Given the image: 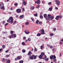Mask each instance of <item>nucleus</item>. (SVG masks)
Returning a JSON list of instances; mask_svg holds the SVG:
<instances>
[{
	"mask_svg": "<svg viewBox=\"0 0 63 63\" xmlns=\"http://www.w3.org/2000/svg\"><path fill=\"white\" fill-rule=\"evenodd\" d=\"M13 21H14V19H13V18L12 17H10L9 18V19L7 20L8 22H10L11 24L13 23Z\"/></svg>",
	"mask_w": 63,
	"mask_h": 63,
	"instance_id": "obj_1",
	"label": "nucleus"
},
{
	"mask_svg": "<svg viewBox=\"0 0 63 63\" xmlns=\"http://www.w3.org/2000/svg\"><path fill=\"white\" fill-rule=\"evenodd\" d=\"M48 19H49V20L50 19H51V20H52V19H53L54 18V16H51V15H48Z\"/></svg>",
	"mask_w": 63,
	"mask_h": 63,
	"instance_id": "obj_2",
	"label": "nucleus"
},
{
	"mask_svg": "<svg viewBox=\"0 0 63 63\" xmlns=\"http://www.w3.org/2000/svg\"><path fill=\"white\" fill-rule=\"evenodd\" d=\"M44 17L47 20V19H48V17L47 16V14H45L44 15Z\"/></svg>",
	"mask_w": 63,
	"mask_h": 63,
	"instance_id": "obj_3",
	"label": "nucleus"
},
{
	"mask_svg": "<svg viewBox=\"0 0 63 63\" xmlns=\"http://www.w3.org/2000/svg\"><path fill=\"white\" fill-rule=\"evenodd\" d=\"M55 2L56 3V4L57 6H59L60 5V2L58 0H55Z\"/></svg>",
	"mask_w": 63,
	"mask_h": 63,
	"instance_id": "obj_4",
	"label": "nucleus"
},
{
	"mask_svg": "<svg viewBox=\"0 0 63 63\" xmlns=\"http://www.w3.org/2000/svg\"><path fill=\"white\" fill-rule=\"evenodd\" d=\"M41 32V35H44L45 34V31L43 29H42L40 30Z\"/></svg>",
	"mask_w": 63,
	"mask_h": 63,
	"instance_id": "obj_5",
	"label": "nucleus"
},
{
	"mask_svg": "<svg viewBox=\"0 0 63 63\" xmlns=\"http://www.w3.org/2000/svg\"><path fill=\"white\" fill-rule=\"evenodd\" d=\"M21 10L20 9H18L16 10V11L17 13H20L21 12Z\"/></svg>",
	"mask_w": 63,
	"mask_h": 63,
	"instance_id": "obj_6",
	"label": "nucleus"
},
{
	"mask_svg": "<svg viewBox=\"0 0 63 63\" xmlns=\"http://www.w3.org/2000/svg\"><path fill=\"white\" fill-rule=\"evenodd\" d=\"M24 16L23 15H20V19H22L23 18H24Z\"/></svg>",
	"mask_w": 63,
	"mask_h": 63,
	"instance_id": "obj_7",
	"label": "nucleus"
},
{
	"mask_svg": "<svg viewBox=\"0 0 63 63\" xmlns=\"http://www.w3.org/2000/svg\"><path fill=\"white\" fill-rule=\"evenodd\" d=\"M35 3H37V4H40V0H38L37 1H35Z\"/></svg>",
	"mask_w": 63,
	"mask_h": 63,
	"instance_id": "obj_8",
	"label": "nucleus"
},
{
	"mask_svg": "<svg viewBox=\"0 0 63 63\" xmlns=\"http://www.w3.org/2000/svg\"><path fill=\"white\" fill-rule=\"evenodd\" d=\"M60 17V16H56V17L55 18V19H56V20H59V18Z\"/></svg>",
	"mask_w": 63,
	"mask_h": 63,
	"instance_id": "obj_9",
	"label": "nucleus"
},
{
	"mask_svg": "<svg viewBox=\"0 0 63 63\" xmlns=\"http://www.w3.org/2000/svg\"><path fill=\"white\" fill-rule=\"evenodd\" d=\"M34 55H32V56L30 57V59L31 60H33V58L34 57Z\"/></svg>",
	"mask_w": 63,
	"mask_h": 63,
	"instance_id": "obj_10",
	"label": "nucleus"
},
{
	"mask_svg": "<svg viewBox=\"0 0 63 63\" xmlns=\"http://www.w3.org/2000/svg\"><path fill=\"white\" fill-rule=\"evenodd\" d=\"M50 58L51 60H52L53 59V55H51V56H50Z\"/></svg>",
	"mask_w": 63,
	"mask_h": 63,
	"instance_id": "obj_11",
	"label": "nucleus"
},
{
	"mask_svg": "<svg viewBox=\"0 0 63 63\" xmlns=\"http://www.w3.org/2000/svg\"><path fill=\"white\" fill-rule=\"evenodd\" d=\"M12 36H13V37H14V38H15L16 37V34H12Z\"/></svg>",
	"mask_w": 63,
	"mask_h": 63,
	"instance_id": "obj_12",
	"label": "nucleus"
},
{
	"mask_svg": "<svg viewBox=\"0 0 63 63\" xmlns=\"http://www.w3.org/2000/svg\"><path fill=\"white\" fill-rule=\"evenodd\" d=\"M21 58H22V56H21L20 57L19 56L17 57V58L18 60H20V59H21Z\"/></svg>",
	"mask_w": 63,
	"mask_h": 63,
	"instance_id": "obj_13",
	"label": "nucleus"
},
{
	"mask_svg": "<svg viewBox=\"0 0 63 63\" xmlns=\"http://www.w3.org/2000/svg\"><path fill=\"white\" fill-rule=\"evenodd\" d=\"M2 62L4 63L6 62V60L4 58H3L2 59Z\"/></svg>",
	"mask_w": 63,
	"mask_h": 63,
	"instance_id": "obj_14",
	"label": "nucleus"
},
{
	"mask_svg": "<svg viewBox=\"0 0 63 63\" xmlns=\"http://www.w3.org/2000/svg\"><path fill=\"white\" fill-rule=\"evenodd\" d=\"M31 9L32 10H33V9H35V7L34 6H32Z\"/></svg>",
	"mask_w": 63,
	"mask_h": 63,
	"instance_id": "obj_15",
	"label": "nucleus"
},
{
	"mask_svg": "<svg viewBox=\"0 0 63 63\" xmlns=\"http://www.w3.org/2000/svg\"><path fill=\"white\" fill-rule=\"evenodd\" d=\"M52 9H53V8L52 7H51L50 8H49V10H48L49 11H52Z\"/></svg>",
	"mask_w": 63,
	"mask_h": 63,
	"instance_id": "obj_16",
	"label": "nucleus"
},
{
	"mask_svg": "<svg viewBox=\"0 0 63 63\" xmlns=\"http://www.w3.org/2000/svg\"><path fill=\"white\" fill-rule=\"evenodd\" d=\"M24 32L26 34H29L30 33L29 31L26 32V31H24Z\"/></svg>",
	"mask_w": 63,
	"mask_h": 63,
	"instance_id": "obj_17",
	"label": "nucleus"
},
{
	"mask_svg": "<svg viewBox=\"0 0 63 63\" xmlns=\"http://www.w3.org/2000/svg\"><path fill=\"white\" fill-rule=\"evenodd\" d=\"M53 61L55 63H57V61H56V59H53Z\"/></svg>",
	"mask_w": 63,
	"mask_h": 63,
	"instance_id": "obj_18",
	"label": "nucleus"
},
{
	"mask_svg": "<svg viewBox=\"0 0 63 63\" xmlns=\"http://www.w3.org/2000/svg\"><path fill=\"white\" fill-rule=\"evenodd\" d=\"M39 58H40V59H42L43 58V56L41 55H40L39 56Z\"/></svg>",
	"mask_w": 63,
	"mask_h": 63,
	"instance_id": "obj_19",
	"label": "nucleus"
},
{
	"mask_svg": "<svg viewBox=\"0 0 63 63\" xmlns=\"http://www.w3.org/2000/svg\"><path fill=\"white\" fill-rule=\"evenodd\" d=\"M32 54V53H31V52L29 51L28 54V55H30V54Z\"/></svg>",
	"mask_w": 63,
	"mask_h": 63,
	"instance_id": "obj_20",
	"label": "nucleus"
},
{
	"mask_svg": "<svg viewBox=\"0 0 63 63\" xmlns=\"http://www.w3.org/2000/svg\"><path fill=\"white\" fill-rule=\"evenodd\" d=\"M29 22H27L25 23V24L26 25H29Z\"/></svg>",
	"mask_w": 63,
	"mask_h": 63,
	"instance_id": "obj_21",
	"label": "nucleus"
},
{
	"mask_svg": "<svg viewBox=\"0 0 63 63\" xmlns=\"http://www.w3.org/2000/svg\"><path fill=\"white\" fill-rule=\"evenodd\" d=\"M1 9H3V10H5V7L4 6H2L1 7Z\"/></svg>",
	"mask_w": 63,
	"mask_h": 63,
	"instance_id": "obj_22",
	"label": "nucleus"
},
{
	"mask_svg": "<svg viewBox=\"0 0 63 63\" xmlns=\"http://www.w3.org/2000/svg\"><path fill=\"white\" fill-rule=\"evenodd\" d=\"M16 21L15 20L13 22V23L15 25L16 24Z\"/></svg>",
	"mask_w": 63,
	"mask_h": 63,
	"instance_id": "obj_23",
	"label": "nucleus"
},
{
	"mask_svg": "<svg viewBox=\"0 0 63 63\" xmlns=\"http://www.w3.org/2000/svg\"><path fill=\"white\" fill-rule=\"evenodd\" d=\"M23 3L24 5H26V4H27V3L26 2H23Z\"/></svg>",
	"mask_w": 63,
	"mask_h": 63,
	"instance_id": "obj_24",
	"label": "nucleus"
},
{
	"mask_svg": "<svg viewBox=\"0 0 63 63\" xmlns=\"http://www.w3.org/2000/svg\"><path fill=\"white\" fill-rule=\"evenodd\" d=\"M22 45H23L24 46L25 45V43H24V42H23L22 43Z\"/></svg>",
	"mask_w": 63,
	"mask_h": 63,
	"instance_id": "obj_25",
	"label": "nucleus"
},
{
	"mask_svg": "<svg viewBox=\"0 0 63 63\" xmlns=\"http://www.w3.org/2000/svg\"><path fill=\"white\" fill-rule=\"evenodd\" d=\"M41 35V34L40 33H39L37 34V36H40Z\"/></svg>",
	"mask_w": 63,
	"mask_h": 63,
	"instance_id": "obj_26",
	"label": "nucleus"
},
{
	"mask_svg": "<svg viewBox=\"0 0 63 63\" xmlns=\"http://www.w3.org/2000/svg\"><path fill=\"white\" fill-rule=\"evenodd\" d=\"M34 15L35 16H38V14H37V13H36L35 14H34Z\"/></svg>",
	"mask_w": 63,
	"mask_h": 63,
	"instance_id": "obj_27",
	"label": "nucleus"
},
{
	"mask_svg": "<svg viewBox=\"0 0 63 63\" xmlns=\"http://www.w3.org/2000/svg\"><path fill=\"white\" fill-rule=\"evenodd\" d=\"M7 63H10V60H8L7 61Z\"/></svg>",
	"mask_w": 63,
	"mask_h": 63,
	"instance_id": "obj_28",
	"label": "nucleus"
},
{
	"mask_svg": "<svg viewBox=\"0 0 63 63\" xmlns=\"http://www.w3.org/2000/svg\"><path fill=\"white\" fill-rule=\"evenodd\" d=\"M20 63H23V60L20 61H19Z\"/></svg>",
	"mask_w": 63,
	"mask_h": 63,
	"instance_id": "obj_29",
	"label": "nucleus"
},
{
	"mask_svg": "<svg viewBox=\"0 0 63 63\" xmlns=\"http://www.w3.org/2000/svg\"><path fill=\"white\" fill-rule=\"evenodd\" d=\"M25 50H24V49H23L22 50V52H23V53H25Z\"/></svg>",
	"mask_w": 63,
	"mask_h": 63,
	"instance_id": "obj_30",
	"label": "nucleus"
},
{
	"mask_svg": "<svg viewBox=\"0 0 63 63\" xmlns=\"http://www.w3.org/2000/svg\"><path fill=\"white\" fill-rule=\"evenodd\" d=\"M33 58L34 59H36L37 58V56H34L33 57Z\"/></svg>",
	"mask_w": 63,
	"mask_h": 63,
	"instance_id": "obj_31",
	"label": "nucleus"
},
{
	"mask_svg": "<svg viewBox=\"0 0 63 63\" xmlns=\"http://www.w3.org/2000/svg\"><path fill=\"white\" fill-rule=\"evenodd\" d=\"M31 39L30 38H28V41H31Z\"/></svg>",
	"mask_w": 63,
	"mask_h": 63,
	"instance_id": "obj_32",
	"label": "nucleus"
},
{
	"mask_svg": "<svg viewBox=\"0 0 63 63\" xmlns=\"http://www.w3.org/2000/svg\"><path fill=\"white\" fill-rule=\"evenodd\" d=\"M40 18L42 19H43V16L42 15H41L40 16Z\"/></svg>",
	"mask_w": 63,
	"mask_h": 63,
	"instance_id": "obj_33",
	"label": "nucleus"
},
{
	"mask_svg": "<svg viewBox=\"0 0 63 63\" xmlns=\"http://www.w3.org/2000/svg\"><path fill=\"white\" fill-rule=\"evenodd\" d=\"M41 55L43 56V55H45V53H44V52H42L41 54Z\"/></svg>",
	"mask_w": 63,
	"mask_h": 63,
	"instance_id": "obj_34",
	"label": "nucleus"
},
{
	"mask_svg": "<svg viewBox=\"0 0 63 63\" xmlns=\"http://www.w3.org/2000/svg\"><path fill=\"white\" fill-rule=\"evenodd\" d=\"M34 51L35 52H36V51H37V49L35 47L34 48Z\"/></svg>",
	"mask_w": 63,
	"mask_h": 63,
	"instance_id": "obj_35",
	"label": "nucleus"
},
{
	"mask_svg": "<svg viewBox=\"0 0 63 63\" xmlns=\"http://www.w3.org/2000/svg\"><path fill=\"white\" fill-rule=\"evenodd\" d=\"M40 48L41 49H42L44 48V47L42 45H41L40 47Z\"/></svg>",
	"mask_w": 63,
	"mask_h": 63,
	"instance_id": "obj_36",
	"label": "nucleus"
},
{
	"mask_svg": "<svg viewBox=\"0 0 63 63\" xmlns=\"http://www.w3.org/2000/svg\"><path fill=\"white\" fill-rule=\"evenodd\" d=\"M53 59H55L56 58V56H55V55H53Z\"/></svg>",
	"mask_w": 63,
	"mask_h": 63,
	"instance_id": "obj_37",
	"label": "nucleus"
},
{
	"mask_svg": "<svg viewBox=\"0 0 63 63\" xmlns=\"http://www.w3.org/2000/svg\"><path fill=\"white\" fill-rule=\"evenodd\" d=\"M12 35V34L9 37V38H10V39H11L12 38H13V37Z\"/></svg>",
	"mask_w": 63,
	"mask_h": 63,
	"instance_id": "obj_38",
	"label": "nucleus"
},
{
	"mask_svg": "<svg viewBox=\"0 0 63 63\" xmlns=\"http://www.w3.org/2000/svg\"><path fill=\"white\" fill-rule=\"evenodd\" d=\"M2 47L4 49V48H5V46L4 45H3L2 46Z\"/></svg>",
	"mask_w": 63,
	"mask_h": 63,
	"instance_id": "obj_39",
	"label": "nucleus"
},
{
	"mask_svg": "<svg viewBox=\"0 0 63 63\" xmlns=\"http://www.w3.org/2000/svg\"><path fill=\"white\" fill-rule=\"evenodd\" d=\"M48 5H50L51 4V2H49L48 3Z\"/></svg>",
	"mask_w": 63,
	"mask_h": 63,
	"instance_id": "obj_40",
	"label": "nucleus"
},
{
	"mask_svg": "<svg viewBox=\"0 0 63 63\" xmlns=\"http://www.w3.org/2000/svg\"><path fill=\"white\" fill-rule=\"evenodd\" d=\"M10 33L11 34H13L14 33V32L12 31H11Z\"/></svg>",
	"mask_w": 63,
	"mask_h": 63,
	"instance_id": "obj_41",
	"label": "nucleus"
},
{
	"mask_svg": "<svg viewBox=\"0 0 63 63\" xmlns=\"http://www.w3.org/2000/svg\"><path fill=\"white\" fill-rule=\"evenodd\" d=\"M53 33H51V34H50V36H52L53 35H54Z\"/></svg>",
	"mask_w": 63,
	"mask_h": 63,
	"instance_id": "obj_42",
	"label": "nucleus"
},
{
	"mask_svg": "<svg viewBox=\"0 0 63 63\" xmlns=\"http://www.w3.org/2000/svg\"><path fill=\"white\" fill-rule=\"evenodd\" d=\"M14 5L15 6H17V5H18V4L17 3H16Z\"/></svg>",
	"mask_w": 63,
	"mask_h": 63,
	"instance_id": "obj_43",
	"label": "nucleus"
},
{
	"mask_svg": "<svg viewBox=\"0 0 63 63\" xmlns=\"http://www.w3.org/2000/svg\"><path fill=\"white\" fill-rule=\"evenodd\" d=\"M39 20H37L36 22V24H38L39 23Z\"/></svg>",
	"mask_w": 63,
	"mask_h": 63,
	"instance_id": "obj_44",
	"label": "nucleus"
},
{
	"mask_svg": "<svg viewBox=\"0 0 63 63\" xmlns=\"http://www.w3.org/2000/svg\"><path fill=\"white\" fill-rule=\"evenodd\" d=\"M56 28H53V31H56Z\"/></svg>",
	"mask_w": 63,
	"mask_h": 63,
	"instance_id": "obj_45",
	"label": "nucleus"
},
{
	"mask_svg": "<svg viewBox=\"0 0 63 63\" xmlns=\"http://www.w3.org/2000/svg\"><path fill=\"white\" fill-rule=\"evenodd\" d=\"M47 57V56L46 55H45V57L44 58H43V59L44 60Z\"/></svg>",
	"mask_w": 63,
	"mask_h": 63,
	"instance_id": "obj_46",
	"label": "nucleus"
},
{
	"mask_svg": "<svg viewBox=\"0 0 63 63\" xmlns=\"http://www.w3.org/2000/svg\"><path fill=\"white\" fill-rule=\"evenodd\" d=\"M40 8V5H38L37 6V8Z\"/></svg>",
	"mask_w": 63,
	"mask_h": 63,
	"instance_id": "obj_47",
	"label": "nucleus"
},
{
	"mask_svg": "<svg viewBox=\"0 0 63 63\" xmlns=\"http://www.w3.org/2000/svg\"><path fill=\"white\" fill-rule=\"evenodd\" d=\"M9 50H6V51H5V52L6 53H7L9 52Z\"/></svg>",
	"mask_w": 63,
	"mask_h": 63,
	"instance_id": "obj_48",
	"label": "nucleus"
},
{
	"mask_svg": "<svg viewBox=\"0 0 63 63\" xmlns=\"http://www.w3.org/2000/svg\"><path fill=\"white\" fill-rule=\"evenodd\" d=\"M50 48H51V49H52V48H53V46H50Z\"/></svg>",
	"mask_w": 63,
	"mask_h": 63,
	"instance_id": "obj_49",
	"label": "nucleus"
},
{
	"mask_svg": "<svg viewBox=\"0 0 63 63\" xmlns=\"http://www.w3.org/2000/svg\"><path fill=\"white\" fill-rule=\"evenodd\" d=\"M25 11V9H24V8H23L22 9V11L23 12Z\"/></svg>",
	"mask_w": 63,
	"mask_h": 63,
	"instance_id": "obj_50",
	"label": "nucleus"
},
{
	"mask_svg": "<svg viewBox=\"0 0 63 63\" xmlns=\"http://www.w3.org/2000/svg\"><path fill=\"white\" fill-rule=\"evenodd\" d=\"M45 59V60L46 61H48V58H47V59Z\"/></svg>",
	"mask_w": 63,
	"mask_h": 63,
	"instance_id": "obj_51",
	"label": "nucleus"
},
{
	"mask_svg": "<svg viewBox=\"0 0 63 63\" xmlns=\"http://www.w3.org/2000/svg\"><path fill=\"white\" fill-rule=\"evenodd\" d=\"M39 24H40V25H41V24H42V22L40 21L39 22Z\"/></svg>",
	"mask_w": 63,
	"mask_h": 63,
	"instance_id": "obj_52",
	"label": "nucleus"
},
{
	"mask_svg": "<svg viewBox=\"0 0 63 63\" xmlns=\"http://www.w3.org/2000/svg\"><path fill=\"white\" fill-rule=\"evenodd\" d=\"M6 57H9L10 56V55H7L6 56Z\"/></svg>",
	"mask_w": 63,
	"mask_h": 63,
	"instance_id": "obj_53",
	"label": "nucleus"
},
{
	"mask_svg": "<svg viewBox=\"0 0 63 63\" xmlns=\"http://www.w3.org/2000/svg\"><path fill=\"white\" fill-rule=\"evenodd\" d=\"M9 24V23H6L5 24V26H7V25H8Z\"/></svg>",
	"mask_w": 63,
	"mask_h": 63,
	"instance_id": "obj_54",
	"label": "nucleus"
},
{
	"mask_svg": "<svg viewBox=\"0 0 63 63\" xmlns=\"http://www.w3.org/2000/svg\"><path fill=\"white\" fill-rule=\"evenodd\" d=\"M5 23V21H2V24H4Z\"/></svg>",
	"mask_w": 63,
	"mask_h": 63,
	"instance_id": "obj_55",
	"label": "nucleus"
},
{
	"mask_svg": "<svg viewBox=\"0 0 63 63\" xmlns=\"http://www.w3.org/2000/svg\"><path fill=\"white\" fill-rule=\"evenodd\" d=\"M31 19H32V21H34V20H33V18H31Z\"/></svg>",
	"mask_w": 63,
	"mask_h": 63,
	"instance_id": "obj_56",
	"label": "nucleus"
},
{
	"mask_svg": "<svg viewBox=\"0 0 63 63\" xmlns=\"http://www.w3.org/2000/svg\"><path fill=\"white\" fill-rule=\"evenodd\" d=\"M62 44H63V43L62 42H60V44L61 45H62Z\"/></svg>",
	"mask_w": 63,
	"mask_h": 63,
	"instance_id": "obj_57",
	"label": "nucleus"
},
{
	"mask_svg": "<svg viewBox=\"0 0 63 63\" xmlns=\"http://www.w3.org/2000/svg\"><path fill=\"white\" fill-rule=\"evenodd\" d=\"M47 46L48 47H50V45H47Z\"/></svg>",
	"mask_w": 63,
	"mask_h": 63,
	"instance_id": "obj_58",
	"label": "nucleus"
},
{
	"mask_svg": "<svg viewBox=\"0 0 63 63\" xmlns=\"http://www.w3.org/2000/svg\"><path fill=\"white\" fill-rule=\"evenodd\" d=\"M18 60V59H17V58H15V60L16 61V60Z\"/></svg>",
	"mask_w": 63,
	"mask_h": 63,
	"instance_id": "obj_59",
	"label": "nucleus"
},
{
	"mask_svg": "<svg viewBox=\"0 0 63 63\" xmlns=\"http://www.w3.org/2000/svg\"><path fill=\"white\" fill-rule=\"evenodd\" d=\"M2 50H3V49H2V48H1V49H0V52L1 51H2Z\"/></svg>",
	"mask_w": 63,
	"mask_h": 63,
	"instance_id": "obj_60",
	"label": "nucleus"
},
{
	"mask_svg": "<svg viewBox=\"0 0 63 63\" xmlns=\"http://www.w3.org/2000/svg\"><path fill=\"white\" fill-rule=\"evenodd\" d=\"M55 9H56V10H57V9H58V8H57V7H55Z\"/></svg>",
	"mask_w": 63,
	"mask_h": 63,
	"instance_id": "obj_61",
	"label": "nucleus"
},
{
	"mask_svg": "<svg viewBox=\"0 0 63 63\" xmlns=\"http://www.w3.org/2000/svg\"><path fill=\"white\" fill-rule=\"evenodd\" d=\"M55 48H54L52 49V51H54V50H55Z\"/></svg>",
	"mask_w": 63,
	"mask_h": 63,
	"instance_id": "obj_62",
	"label": "nucleus"
},
{
	"mask_svg": "<svg viewBox=\"0 0 63 63\" xmlns=\"http://www.w3.org/2000/svg\"><path fill=\"white\" fill-rule=\"evenodd\" d=\"M61 53H60V57H61Z\"/></svg>",
	"mask_w": 63,
	"mask_h": 63,
	"instance_id": "obj_63",
	"label": "nucleus"
},
{
	"mask_svg": "<svg viewBox=\"0 0 63 63\" xmlns=\"http://www.w3.org/2000/svg\"><path fill=\"white\" fill-rule=\"evenodd\" d=\"M61 42H63V39H62L61 40Z\"/></svg>",
	"mask_w": 63,
	"mask_h": 63,
	"instance_id": "obj_64",
	"label": "nucleus"
}]
</instances>
